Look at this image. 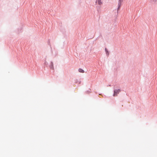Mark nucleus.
<instances>
[{
    "instance_id": "nucleus-1",
    "label": "nucleus",
    "mask_w": 157,
    "mask_h": 157,
    "mask_svg": "<svg viewBox=\"0 0 157 157\" xmlns=\"http://www.w3.org/2000/svg\"><path fill=\"white\" fill-rule=\"evenodd\" d=\"M120 92V90L119 89L115 90L114 91V93L113 95L114 96H117V94Z\"/></svg>"
},
{
    "instance_id": "nucleus-2",
    "label": "nucleus",
    "mask_w": 157,
    "mask_h": 157,
    "mask_svg": "<svg viewBox=\"0 0 157 157\" xmlns=\"http://www.w3.org/2000/svg\"><path fill=\"white\" fill-rule=\"evenodd\" d=\"M78 71L79 72H81V73H83L84 72V71L83 70H82V69H81V68H79L78 69Z\"/></svg>"
},
{
    "instance_id": "nucleus-3",
    "label": "nucleus",
    "mask_w": 157,
    "mask_h": 157,
    "mask_svg": "<svg viewBox=\"0 0 157 157\" xmlns=\"http://www.w3.org/2000/svg\"><path fill=\"white\" fill-rule=\"evenodd\" d=\"M121 0H119V3H118L119 7H118V9H119V8H120L121 6Z\"/></svg>"
},
{
    "instance_id": "nucleus-4",
    "label": "nucleus",
    "mask_w": 157,
    "mask_h": 157,
    "mask_svg": "<svg viewBox=\"0 0 157 157\" xmlns=\"http://www.w3.org/2000/svg\"><path fill=\"white\" fill-rule=\"evenodd\" d=\"M97 2L99 5H101L102 3L101 0H97Z\"/></svg>"
},
{
    "instance_id": "nucleus-5",
    "label": "nucleus",
    "mask_w": 157,
    "mask_h": 157,
    "mask_svg": "<svg viewBox=\"0 0 157 157\" xmlns=\"http://www.w3.org/2000/svg\"><path fill=\"white\" fill-rule=\"evenodd\" d=\"M105 51H106V52H108V51H107V49H106V48L105 49Z\"/></svg>"
}]
</instances>
